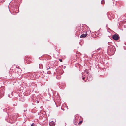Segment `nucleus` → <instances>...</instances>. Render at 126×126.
<instances>
[{
    "instance_id": "nucleus-14",
    "label": "nucleus",
    "mask_w": 126,
    "mask_h": 126,
    "mask_svg": "<svg viewBox=\"0 0 126 126\" xmlns=\"http://www.w3.org/2000/svg\"><path fill=\"white\" fill-rule=\"evenodd\" d=\"M111 42H108V44L109 45H110L111 44Z\"/></svg>"
},
{
    "instance_id": "nucleus-4",
    "label": "nucleus",
    "mask_w": 126,
    "mask_h": 126,
    "mask_svg": "<svg viewBox=\"0 0 126 126\" xmlns=\"http://www.w3.org/2000/svg\"><path fill=\"white\" fill-rule=\"evenodd\" d=\"M119 36L117 34H115L112 36L113 39L115 40H117L119 38Z\"/></svg>"
},
{
    "instance_id": "nucleus-17",
    "label": "nucleus",
    "mask_w": 126,
    "mask_h": 126,
    "mask_svg": "<svg viewBox=\"0 0 126 126\" xmlns=\"http://www.w3.org/2000/svg\"><path fill=\"white\" fill-rule=\"evenodd\" d=\"M37 103H38L39 102V101H37Z\"/></svg>"
},
{
    "instance_id": "nucleus-16",
    "label": "nucleus",
    "mask_w": 126,
    "mask_h": 126,
    "mask_svg": "<svg viewBox=\"0 0 126 126\" xmlns=\"http://www.w3.org/2000/svg\"><path fill=\"white\" fill-rule=\"evenodd\" d=\"M101 48H98L97 49V50H100V49Z\"/></svg>"
},
{
    "instance_id": "nucleus-8",
    "label": "nucleus",
    "mask_w": 126,
    "mask_h": 126,
    "mask_svg": "<svg viewBox=\"0 0 126 126\" xmlns=\"http://www.w3.org/2000/svg\"><path fill=\"white\" fill-rule=\"evenodd\" d=\"M87 36L86 34H83L81 35L80 36V37L81 38H85Z\"/></svg>"
},
{
    "instance_id": "nucleus-20",
    "label": "nucleus",
    "mask_w": 126,
    "mask_h": 126,
    "mask_svg": "<svg viewBox=\"0 0 126 126\" xmlns=\"http://www.w3.org/2000/svg\"><path fill=\"white\" fill-rule=\"evenodd\" d=\"M90 78H92V77H90Z\"/></svg>"
},
{
    "instance_id": "nucleus-9",
    "label": "nucleus",
    "mask_w": 126,
    "mask_h": 126,
    "mask_svg": "<svg viewBox=\"0 0 126 126\" xmlns=\"http://www.w3.org/2000/svg\"><path fill=\"white\" fill-rule=\"evenodd\" d=\"M43 65L41 64H39V68L40 69H42L43 68Z\"/></svg>"
},
{
    "instance_id": "nucleus-11",
    "label": "nucleus",
    "mask_w": 126,
    "mask_h": 126,
    "mask_svg": "<svg viewBox=\"0 0 126 126\" xmlns=\"http://www.w3.org/2000/svg\"><path fill=\"white\" fill-rule=\"evenodd\" d=\"M31 126H35V124L34 123H33L31 125Z\"/></svg>"
},
{
    "instance_id": "nucleus-13",
    "label": "nucleus",
    "mask_w": 126,
    "mask_h": 126,
    "mask_svg": "<svg viewBox=\"0 0 126 126\" xmlns=\"http://www.w3.org/2000/svg\"><path fill=\"white\" fill-rule=\"evenodd\" d=\"M5 1V0H1V1L2 2H3Z\"/></svg>"
},
{
    "instance_id": "nucleus-12",
    "label": "nucleus",
    "mask_w": 126,
    "mask_h": 126,
    "mask_svg": "<svg viewBox=\"0 0 126 126\" xmlns=\"http://www.w3.org/2000/svg\"><path fill=\"white\" fill-rule=\"evenodd\" d=\"M82 121H80L79 122V124H81V123H82Z\"/></svg>"
},
{
    "instance_id": "nucleus-6",
    "label": "nucleus",
    "mask_w": 126,
    "mask_h": 126,
    "mask_svg": "<svg viewBox=\"0 0 126 126\" xmlns=\"http://www.w3.org/2000/svg\"><path fill=\"white\" fill-rule=\"evenodd\" d=\"M49 125L50 126H54L55 125V123L54 122L51 121L49 123Z\"/></svg>"
},
{
    "instance_id": "nucleus-10",
    "label": "nucleus",
    "mask_w": 126,
    "mask_h": 126,
    "mask_svg": "<svg viewBox=\"0 0 126 126\" xmlns=\"http://www.w3.org/2000/svg\"><path fill=\"white\" fill-rule=\"evenodd\" d=\"M105 2V1L104 0H102L101 2V3L102 4H104Z\"/></svg>"
},
{
    "instance_id": "nucleus-5",
    "label": "nucleus",
    "mask_w": 126,
    "mask_h": 126,
    "mask_svg": "<svg viewBox=\"0 0 126 126\" xmlns=\"http://www.w3.org/2000/svg\"><path fill=\"white\" fill-rule=\"evenodd\" d=\"M51 69L50 67L49 66H47L46 69V70H47V73L48 74L50 73V71Z\"/></svg>"
},
{
    "instance_id": "nucleus-2",
    "label": "nucleus",
    "mask_w": 126,
    "mask_h": 126,
    "mask_svg": "<svg viewBox=\"0 0 126 126\" xmlns=\"http://www.w3.org/2000/svg\"><path fill=\"white\" fill-rule=\"evenodd\" d=\"M5 87L4 86H2L0 87V96L2 97L4 94L5 92Z\"/></svg>"
},
{
    "instance_id": "nucleus-3",
    "label": "nucleus",
    "mask_w": 126,
    "mask_h": 126,
    "mask_svg": "<svg viewBox=\"0 0 126 126\" xmlns=\"http://www.w3.org/2000/svg\"><path fill=\"white\" fill-rule=\"evenodd\" d=\"M114 48V47L112 45H110L108 46V50H110L111 52H113Z\"/></svg>"
},
{
    "instance_id": "nucleus-19",
    "label": "nucleus",
    "mask_w": 126,
    "mask_h": 126,
    "mask_svg": "<svg viewBox=\"0 0 126 126\" xmlns=\"http://www.w3.org/2000/svg\"><path fill=\"white\" fill-rule=\"evenodd\" d=\"M8 9H9V8H8Z\"/></svg>"
},
{
    "instance_id": "nucleus-1",
    "label": "nucleus",
    "mask_w": 126,
    "mask_h": 126,
    "mask_svg": "<svg viewBox=\"0 0 126 126\" xmlns=\"http://www.w3.org/2000/svg\"><path fill=\"white\" fill-rule=\"evenodd\" d=\"M88 73L87 70H85L84 71V73H82L83 76H82V79L85 81V82L88 79Z\"/></svg>"
},
{
    "instance_id": "nucleus-7",
    "label": "nucleus",
    "mask_w": 126,
    "mask_h": 126,
    "mask_svg": "<svg viewBox=\"0 0 126 126\" xmlns=\"http://www.w3.org/2000/svg\"><path fill=\"white\" fill-rule=\"evenodd\" d=\"M14 119V118L12 117L11 118H11H9V122L10 123H12L14 122H13V120Z\"/></svg>"
},
{
    "instance_id": "nucleus-15",
    "label": "nucleus",
    "mask_w": 126,
    "mask_h": 126,
    "mask_svg": "<svg viewBox=\"0 0 126 126\" xmlns=\"http://www.w3.org/2000/svg\"><path fill=\"white\" fill-rule=\"evenodd\" d=\"M59 61H60L61 62H62V59H59Z\"/></svg>"
},
{
    "instance_id": "nucleus-18",
    "label": "nucleus",
    "mask_w": 126,
    "mask_h": 126,
    "mask_svg": "<svg viewBox=\"0 0 126 126\" xmlns=\"http://www.w3.org/2000/svg\"><path fill=\"white\" fill-rule=\"evenodd\" d=\"M25 110H24V111L25 112Z\"/></svg>"
}]
</instances>
